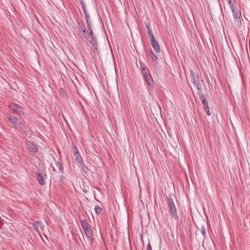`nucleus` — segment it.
I'll return each mask as SVG.
<instances>
[{
	"label": "nucleus",
	"mask_w": 250,
	"mask_h": 250,
	"mask_svg": "<svg viewBox=\"0 0 250 250\" xmlns=\"http://www.w3.org/2000/svg\"><path fill=\"white\" fill-rule=\"evenodd\" d=\"M141 73L148 86L152 87L153 79L150 74L148 68L145 66L144 64H140Z\"/></svg>",
	"instance_id": "1"
},
{
	"label": "nucleus",
	"mask_w": 250,
	"mask_h": 250,
	"mask_svg": "<svg viewBox=\"0 0 250 250\" xmlns=\"http://www.w3.org/2000/svg\"><path fill=\"white\" fill-rule=\"evenodd\" d=\"M7 119L12 126L23 130L24 121L23 119L18 118L14 115H9Z\"/></svg>",
	"instance_id": "2"
},
{
	"label": "nucleus",
	"mask_w": 250,
	"mask_h": 250,
	"mask_svg": "<svg viewBox=\"0 0 250 250\" xmlns=\"http://www.w3.org/2000/svg\"><path fill=\"white\" fill-rule=\"evenodd\" d=\"M87 24L88 25V28L90 30V32L89 33L87 32H86V28L84 27V29H83V35L85 38V39L89 42L90 43H91L93 46L96 45L97 44V41L95 39V38L94 37L93 35V33L91 30V28L90 26L88 21L87 20L88 16L85 14Z\"/></svg>",
	"instance_id": "3"
},
{
	"label": "nucleus",
	"mask_w": 250,
	"mask_h": 250,
	"mask_svg": "<svg viewBox=\"0 0 250 250\" xmlns=\"http://www.w3.org/2000/svg\"><path fill=\"white\" fill-rule=\"evenodd\" d=\"M167 200L168 207L171 216L175 219H178L176 208L173 201L172 200L171 197L167 198Z\"/></svg>",
	"instance_id": "4"
},
{
	"label": "nucleus",
	"mask_w": 250,
	"mask_h": 250,
	"mask_svg": "<svg viewBox=\"0 0 250 250\" xmlns=\"http://www.w3.org/2000/svg\"><path fill=\"white\" fill-rule=\"evenodd\" d=\"M73 152L74 155L75 157V159L78 162L77 165L80 167H84V164L83 163V159L76 147L74 148Z\"/></svg>",
	"instance_id": "5"
},
{
	"label": "nucleus",
	"mask_w": 250,
	"mask_h": 250,
	"mask_svg": "<svg viewBox=\"0 0 250 250\" xmlns=\"http://www.w3.org/2000/svg\"><path fill=\"white\" fill-rule=\"evenodd\" d=\"M26 148L30 152L36 153L38 151V148L36 145L33 142L27 141L25 143Z\"/></svg>",
	"instance_id": "6"
},
{
	"label": "nucleus",
	"mask_w": 250,
	"mask_h": 250,
	"mask_svg": "<svg viewBox=\"0 0 250 250\" xmlns=\"http://www.w3.org/2000/svg\"><path fill=\"white\" fill-rule=\"evenodd\" d=\"M9 107L12 110L20 115L23 114V108L16 104L11 103L9 105Z\"/></svg>",
	"instance_id": "7"
},
{
	"label": "nucleus",
	"mask_w": 250,
	"mask_h": 250,
	"mask_svg": "<svg viewBox=\"0 0 250 250\" xmlns=\"http://www.w3.org/2000/svg\"><path fill=\"white\" fill-rule=\"evenodd\" d=\"M87 238L90 240V244L92 245L93 244V240H94V236L93 234V231L91 228H89L87 229H86L84 231Z\"/></svg>",
	"instance_id": "8"
},
{
	"label": "nucleus",
	"mask_w": 250,
	"mask_h": 250,
	"mask_svg": "<svg viewBox=\"0 0 250 250\" xmlns=\"http://www.w3.org/2000/svg\"><path fill=\"white\" fill-rule=\"evenodd\" d=\"M150 42L151 45L155 49V51L157 53H159L160 52V46L158 42L155 40V38H152V39H150Z\"/></svg>",
	"instance_id": "9"
},
{
	"label": "nucleus",
	"mask_w": 250,
	"mask_h": 250,
	"mask_svg": "<svg viewBox=\"0 0 250 250\" xmlns=\"http://www.w3.org/2000/svg\"><path fill=\"white\" fill-rule=\"evenodd\" d=\"M191 74L192 75V81L194 84V86L199 90H201L202 89V87L200 84V83L199 80L195 78L194 76H193V72L191 71Z\"/></svg>",
	"instance_id": "10"
},
{
	"label": "nucleus",
	"mask_w": 250,
	"mask_h": 250,
	"mask_svg": "<svg viewBox=\"0 0 250 250\" xmlns=\"http://www.w3.org/2000/svg\"><path fill=\"white\" fill-rule=\"evenodd\" d=\"M33 228L35 229L37 232H40L43 229V226L41 223L39 222H36L33 224Z\"/></svg>",
	"instance_id": "11"
},
{
	"label": "nucleus",
	"mask_w": 250,
	"mask_h": 250,
	"mask_svg": "<svg viewBox=\"0 0 250 250\" xmlns=\"http://www.w3.org/2000/svg\"><path fill=\"white\" fill-rule=\"evenodd\" d=\"M81 224L84 231L90 228L87 221L85 220L81 221Z\"/></svg>",
	"instance_id": "12"
},
{
	"label": "nucleus",
	"mask_w": 250,
	"mask_h": 250,
	"mask_svg": "<svg viewBox=\"0 0 250 250\" xmlns=\"http://www.w3.org/2000/svg\"><path fill=\"white\" fill-rule=\"evenodd\" d=\"M54 171H60L62 168V165L59 162H56L55 165L52 167Z\"/></svg>",
	"instance_id": "13"
},
{
	"label": "nucleus",
	"mask_w": 250,
	"mask_h": 250,
	"mask_svg": "<svg viewBox=\"0 0 250 250\" xmlns=\"http://www.w3.org/2000/svg\"><path fill=\"white\" fill-rule=\"evenodd\" d=\"M37 180L40 185L43 186L44 185L45 183L43 178L42 176L41 175V174L40 173L38 174V175H37Z\"/></svg>",
	"instance_id": "14"
},
{
	"label": "nucleus",
	"mask_w": 250,
	"mask_h": 250,
	"mask_svg": "<svg viewBox=\"0 0 250 250\" xmlns=\"http://www.w3.org/2000/svg\"><path fill=\"white\" fill-rule=\"evenodd\" d=\"M200 99H201V100L202 101V103L204 107L208 105V102L206 100V98L204 96H202L200 97Z\"/></svg>",
	"instance_id": "15"
},
{
	"label": "nucleus",
	"mask_w": 250,
	"mask_h": 250,
	"mask_svg": "<svg viewBox=\"0 0 250 250\" xmlns=\"http://www.w3.org/2000/svg\"><path fill=\"white\" fill-rule=\"evenodd\" d=\"M94 209H95V212L97 214H100L102 210V208L98 206H96L95 207Z\"/></svg>",
	"instance_id": "16"
},
{
	"label": "nucleus",
	"mask_w": 250,
	"mask_h": 250,
	"mask_svg": "<svg viewBox=\"0 0 250 250\" xmlns=\"http://www.w3.org/2000/svg\"><path fill=\"white\" fill-rule=\"evenodd\" d=\"M235 23L236 22H237L238 23H240L241 24V21L240 20L239 14L238 13L237 14V13H235Z\"/></svg>",
	"instance_id": "17"
},
{
	"label": "nucleus",
	"mask_w": 250,
	"mask_h": 250,
	"mask_svg": "<svg viewBox=\"0 0 250 250\" xmlns=\"http://www.w3.org/2000/svg\"><path fill=\"white\" fill-rule=\"evenodd\" d=\"M151 58L153 61L156 62L158 59V57L154 53L152 52L151 54Z\"/></svg>",
	"instance_id": "18"
},
{
	"label": "nucleus",
	"mask_w": 250,
	"mask_h": 250,
	"mask_svg": "<svg viewBox=\"0 0 250 250\" xmlns=\"http://www.w3.org/2000/svg\"><path fill=\"white\" fill-rule=\"evenodd\" d=\"M147 33L149 35V37L150 38V39H152V38H155L154 35H153L150 28L149 27H148V32H147Z\"/></svg>",
	"instance_id": "19"
},
{
	"label": "nucleus",
	"mask_w": 250,
	"mask_h": 250,
	"mask_svg": "<svg viewBox=\"0 0 250 250\" xmlns=\"http://www.w3.org/2000/svg\"><path fill=\"white\" fill-rule=\"evenodd\" d=\"M204 108H205V109L206 110V112L207 115L208 116L210 115H211V113H210V112L209 111V108L208 105L207 106L205 107Z\"/></svg>",
	"instance_id": "20"
},
{
	"label": "nucleus",
	"mask_w": 250,
	"mask_h": 250,
	"mask_svg": "<svg viewBox=\"0 0 250 250\" xmlns=\"http://www.w3.org/2000/svg\"><path fill=\"white\" fill-rule=\"evenodd\" d=\"M228 3L231 8L232 13H233L234 12V8L233 7L231 0H228Z\"/></svg>",
	"instance_id": "21"
},
{
	"label": "nucleus",
	"mask_w": 250,
	"mask_h": 250,
	"mask_svg": "<svg viewBox=\"0 0 250 250\" xmlns=\"http://www.w3.org/2000/svg\"><path fill=\"white\" fill-rule=\"evenodd\" d=\"M202 233L204 236H205L206 234V230L204 227H202Z\"/></svg>",
	"instance_id": "22"
},
{
	"label": "nucleus",
	"mask_w": 250,
	"mask_h": 250,
	"mask_svg": "<svg viewBox=\"0 0 250 250\" xmlns=\"http://www.w3.org/2000/svg\"><path fill=\"white\" fill-rule=\"evenodd\" d=\"M146 250H152L151 246V245H150L149 242L147 244V247H146Z\"/></svg>",
	"instance_id": "23"
},
{
	"label": "nucleus",
	"mask_w": 250,
	"mask_h": 250,
	"mask_svg": "<svg viewBox=\"0 0 250 250\" xmlns=\"http://www.w3.org/2000/svg\"><path fill=\"white\" fill-rule=\"evenodd\" d=\"M81 167L82 168V169H83V171H84V170H85V168L87 169V167H85L84 166V167Z\"/></svg>",
	"instance_id": "24"
}]
</instances>
